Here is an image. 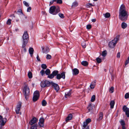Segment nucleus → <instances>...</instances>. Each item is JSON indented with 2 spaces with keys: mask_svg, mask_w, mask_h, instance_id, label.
Here are the masks:
<instances>
[{
  "mask_svg": "<svg viewBox=\"0 0 129 129\" xmlns=\"http://www.w3.org/2000/svg\"><path fill=\"white\" fill-rule=\"evenodd\" d=\"M93 22H95L96 21L95 19H92L91 20Z\"/></svg>",
  "mask_w": 129,
  "mask_h": 129,
  "instance_id": "nucleus-61",
  "label": "nucleus"
},
{
  "mask_svg": "<svg viewBox=\"0 0 129 129\" xmlns=\"http://www.w3.org/2000/svg\"><path fill=\"white\" fill-rule=\"evenodd\" d=\"M119 36H117L113 40L109 43V46L110 48H113L115 46L118 41L119 40Z\"/></svg>",
  "mask_w": 129,
  "mask_h": 129,
  "instance_id": "nucleus-4",
  "label": "nucleus"
},
{
  "mask_svg": "<svg viewBox=\"0 0 129 129\" xmlns=\"http://www.w3.org/2000/svg\"><path fill=\"white\" fill-rule=\"evenodd\" d=\"M129 62V56L128 57L125 63V66Z\"/></svg>",
  "mask_w": 129,
  "mask_h": 129,
  "instance_id": "nucleus-51",
  "label": "nucleus"
},
{
  "mask_svg": "<svg viewBox=\"0 0 129 129\" xmlns=\"http://www.w3.org/2000/svg\"><path fill=\"white\" fill-rule=\"evenodd\" d=\"M23 40V43H27L29 39L27 31L25 32L22 36Z\"/></svg>",
  "mask_w": 129,
  "mask_h": 129,
  "instance_id": "nucleus-5",
  "label": "nucleus"
},
{
  "mask_svg": "<svg viewBox=\"0 0 129 129\" xmlns=\"http://www.w3.org/2000/svg\"><path fill=\"white\" fill-rule=\"evenodd\" d=\"M54 2L53 1H52L50 2V5H52Z\"/></svg>",
  "mask_w": 129,
  "mask_h": 129,
  "instance_id": "nucleus-62",
  "label": "nucleus"
},
{
  "mask_svg": "<svg viewBox=\"0 0 129 129\" xmlns=\"http://www.w3.org/2000/svg\"><path fill=\"white\" fill-rule=\"evenodd\" d=\"M87 109L89 111H90L91 110H92V107L91 104H89L88 106L87 107Z\"/></svg>",
  "mask_w": 129,
  "mask_h": 129,
  "instance_id": "nucleus-28",
  "label": "nucleus"
},
{
  "mask_svg": "<svg viewBox=\"0 0 129 129\" xmlns=\"http://www.w3.org/2000/svg\"><path fill=\"white\" fill-rule=\"evenodd\" d=\"M31 10V7H29L27 9V12H30Z\"/></svg>",
  "mask_w": 129,
  "mask_h": 129,
  "instance_id": "nucleus-56",
  "label": "nucleus"
},
{
  "mask_svg": "<svg viewBox=\"0 0 129 129\" xmlns=\"http://www.w3.org/2000/svg\"><path fill=\"white\" fill-rule=\"evenodd\" d=\"M39 121L44 123V119L43 118H41L39 120Z\"/></svg>",
  "mask_w": 129,
  "mask_h": 129,
  "instance_id": "nucleus-58",
  "label": "nucleus"
},
{
  "mask_svg": "<svg viewBox=\"0 0 129 129\" xmlns=\"http://www.w3.org/2000/svg\"><path fill=\"white\" fill-rule=\"evenodd\" d=\"M58 71L57 70H55L54 71L52 72V73L54 75V76H57L58 74Z\"/></svg>",
  "mask_w": 129,
  "mask_h": 129,
  "instance_id": "nucleus-29",
  "label": "nucleus"
},
{
  "mask_svg": "<svg viewBox=\"0 0 129 129\" xmlns=\"http://www.w3.org/2000/svg\"><path fill=\"white\" fill-rule=\"evenodd\" d=\"M81 64L82 65L85 66H87L88 65V62L85 61H83L81 62Z\"/></svg>",
  "mask_w": 129,
  "mask_h": 129,
  "instance_id": "nucleus-18",
  "label": "nucleus"
},
{
  "mask_svg": "<svg viewBox=\"0 0 129 129\" xmlns=\"http://www.w3.org/2000/svg\"><path fill=\"white\" fill-rule=\"evenodd\" d=\"M96 60L97 62L98 63H101L102 61L101 59L99 57L97 58L96 59Z\"/></svg>",
  "mask_w": 129,
  "mask_h": 129,
  "instance_id": "nucleus-36",
  "label": "nucleus"
},
{
  "mask_svg": "<svg viewBox=\"0 0 129 129\" xmlns=\"http://www.w3.org/2000/svg\"><path fill=\"white\" fill-rule=\"evenodd\" d=\"M96 81L95 80H94L91 83L90 86V88L92 89H93L95 87L96 85Z\"/></svg>",
  "mask_w": 129,
  "mask_h": 129,
  "instance_id": "nucleus-16",
  "label": "nucleus"
},
{
  "mask_svg": "<svg viewBox=\"0 0 129 129\" xmlns=\"http://www.w3.org/2000/svg\"><path fill=\"white\" fill-rule=\"evenodd\" d=\"M6 109L7 111V112H8L9 110V109L8 108H6Z\"/></svg>",
  "mask_w": 129,
  "mask_h": 129,
  "instance_id": "nucleus-63",
  "label": "nucleus"
},
{
  "mask_svg": "<svg viewBox=\"0 0 129 129\" xmlns=\"http://www.w3.org/2000/svg\"><path fill=\"white\" fill-rule=\"evenodd\" d=\"M65 95L64 98H70L71 94V91L69 89H67L65 90Z\"/></svg>",
  "mask_w": 129,
  "mask_h": 129,
  "instance_id": "nucleus-9",
  "label": "nucleus"
},
{
  "mask_svg": "<svg viewBox=\"0 0 129 129\" xmlns=\"http://www.w3.org/2000/svg\"><path fill=\"white\" fill-rule=\"evenodd\" d=\"M120 122L122 126H123V125H125V123L124 121L122 120H121L120 121Z\"/></svg>",
  "mask_w": 129,
  "mask_h": 129,
  "instance_id": "nucleus-39",
  "label": "nucleus"
},
{
  "mask_svg": "<svg viewBox=\"0 0 129 129\" xmlns=\"http://www.w3.org/2000/svg\"><path fill=\"white\" fill-rule=\"evenodd\" d=\"M60 11V8L58 6L55 7V6H52L50 8L49 12L50 13L55 15L57 14Z\"/></svg>",
  "mask_w": 129,
  "mask_h": 129,
  "instance_id": "nucleus-3",
  "label": "nucleus"
},
{
  "mask_svg": "<svg viewBox=\"0 0 129 129\" xmlns=\"http://www.w3.org/2000/svg\"><path fill=\"white\" fill-rule=\"evenodd\" d=\"M41 67L43 69H46L47 67L46 65L45 64H42Z\"/></svg>",
  "mask_w": 129,
  "mask_h": 129,
  "instance_id": "nucleus-42",
  "label": "nucleus"
},
{
  "mask_svg": "<svg viewBox=\"0 0 129 129\" xmlns=\"http://www.w3.org/2000/svg\"><path fill=\"white\" fill-rule=\"evenodd\" d=\"M34 51V49L32 48H30L29 50V54L31 55V56H32Z\"/></svg>",
  "mask_w": 129,
  "mask_h": 129,
  "instance_id": "nucleus-20",
  "label": "nucleus"
},
{
  "mask_svg": "<svg viewBox=\"0 0 129 129\" xmlns=\"http://www.w3.org/2000/svg\"><path fill=\"white\" fill-rule=\"evenodd\" d=\"M39 97L34 96L33 97V100L34 102H35L37 101Z\"/></svg>",
  "mask_w": 129,
  "mask_h": 129,
  "instance_id": "nucleus-30",
  "label": "nucleus"
},
{
  "mask_svg": "<svg viewBox=\"0 0 129 129\" xmlns=\"http://www.w3.org/2000/svg\"><path fill=\"white\" fill-rule=\"evenodd\" d=\"M34 96L39 97V91L37 90H36L35 91L34 93Z\"/></svg>",
  "mask_w": 129,
  "mask_h": 129,
  "instance_id": "nucleus-21",
  "label": "nucleus"
},
{
  "mask_svg": "<svg viewBox=\"0 0 129 129\" xmlns=\"http://www.w3.org/2000/svg\"><path fill=\"white\" fill-rule=\"evenodd\" d=\"M91 26L90 24H88L86 26V28L88 29H90L91 28Z\"/></svg>",
  "mask_w": 129,
  "mask_h": 129,
  "instance_id": "nucleus-53",
  "label": "nucleus"
},
{
  "mask_svg": "<svg viewBox=\"0 0 129 129\" xmlns=\"http://www.w3.org/2000/svg\"><path fill=\"white\" fill-rule=\"evenodd\" d=\"M38 126L37 124H35L32 125L31 127V129H37Z\"/></svg>",
  "mask_w": 129,
  "mask_h": 129,
  "instance_id": "nucleus-25",
  "label": "nucleus"
},
{
  "mask_svg": "<svg viewBox=\"0 0 129 129\" xmlns=\"http://www.w3.org/2000/svg\"><path fill=\"white\" fill-rule=\"evenodd\" d=\"M6 120V118L3 119L2 117L0 115V122H1V125L3 126L5 124Z\"/></svg>",
  "mask_w": 129,
  "mask_h": 129,
  "instance_id": "nucleus-12",
  "label": "nucleus"
},
{
  "mask_svg": "<svg viewBox=\"0 0 129 129\" xmlns=\"http://www.w3.org/2000/svg\"><path fill=\"white\" fill-rule=\"evenodd\" d=\"M59 17L61 18H63L64 17L63 14L61 13H60L59 14Z\"/></svg>",
  "mask_w": 129,
  "mask_h": 129,
  "instance_id": "nucleus-49",
  "label": "nucleus"
},
{
  "mask_svg": "<svg viewBox=\"0 0 129 129\" xmlns=\"http://www.w3.org/2000/svg\"><path fill=\"white\" fill-rule=\"evenodd\" d=\"M51 58V56L49 54H48L46 57V58L47 59H50Z\"/></svg>",
  "mask_w": 129,
  "mask_h": 129,
  "instance_id": "nucleus-54",
  "label": "nucleus"
},
{
  "mask_svg": "<svg viewBox=\"0 0 129 129\" xmlns=\"http://www.w3.org/2000/svg\"><path fill=\"white\" fill-rule=\"evenodd\" d=\"M47 104V102L45 100H43L42 102V105L43 106H45Z\"/></svg>",
  "mask_w": 129,
  "mask_h": 129,
  "instance_id": "nucleus-37",
  "label": "nucleus"
},
{
  "mask_svg": "<svg viewBox=\"0 0 129 129\" xmlns=\"http://www.w3.org/2000/svg\"><path fill=\"white\" fill-rule=\"evenodd\" d=\"M21 107V103L20 102H18L16 109L15 111L17 114L19 113L20 109Z\"/></svg>",
  "mask_w": 129,
  "mask_h": 129,
  "instance_id": "nucleus-10",
  "label": "nucleus"
},
{
  "mask_svg": "<svg viewBox=\"0 0 129 129\" xmlns=\"http://www.w3.org/2000/svg\"><path fill=\"white\" fill-rule=\"evenodd\" d=\"M51 84L52 85V87H53L57 92L59 90V86L57 84L54 83L52 82L51 83Z\"/></svg>",
  "mask_w": 129,
  "mask_h": 129,
  "instance_id": "nucleus-11",
  "label": "nucleus"
},
{
  "mask_svg": "<svg viewBox=\"0 0 129 129\" xmlns=\"http://www.w3.org/2000/svg\"><path fill=\"white\" fill-rule=\"evenodd\" d=\"M11 20L9 19H8L7 22V24L8 25H10L11 24Z\"/></svg>",
  "mask_w": 129,
  "mask_h": 129,
  "instance_id": "nucleus-44",
  "label": "nucleus"
},
{
  "mask_svg": "<svg viewBox=\"0 0 129 129\" xmlns=\"http://www.w3.org/2000/svg\"><path fill=\"white\" fill-rule=\"evenodd\" d=\"M17 13L19 14H23L22 11L21 9H19L17 11Z\"/></svg>",
  "mask_w": 129,
  "mask_h": 129,
  "instance_id": "nucleus-41",
  "label": "nucleus"
},
{
  "mask_svg": "<svg viewBox=\"0 0 129 129\" xmlns=\"http://www.w3.org/2000/svg\"><path fill=\"white\" fill-rule=\"evenodd\" d=\"M27 44V43H25L24 44V43H23L22 44V48L23 49V50L25 52L26 51V49L25 47Z\"/></svg>",
  "mask_w": 129,
  "mask_h": 129,
  "instance_id": "nucleus-27",
  "label": "nucleus"
},
{
  "mask_svg": "<svg viewBox=\"0 0 129 129\" xmlns=\"http://www.w3.org/2000/svg\"><path fill=\"white\" fill-rule=\"evenodd\" d=\"M57 3L58 4H61L62 3V1L61 0H57Z\"/></svg>",
  "mask_w": 129,
  "mask_h": 129,
  "instance_id": "nucleus-55",
  "label": "nucleus"
},
{
  "mask_svg": "<svg viewBox=\"0 0 129 129\" xmlns=\"http://www.w3.org/2000/svg\"><path fill=\"white\" fill-rule=\"evenodd\" d=\"M50 70L48 69H47L46 70L45 72V73L46 74L48 75H49L50 73Z\"/></svg>",
  "mask_w": 129,
  "mask_h": 129,
  "instance_id": "nucleus-34",
  "label": "nucleus"
},
{
  "mask_svg": "<svg viewBox=\"0 0 129 129\" xmlns=\"http://www.w3.org/2000/svg\"><path fill=\"white\" fill-rule=\"evenodd\" d=\"M37 119L35 117H33L29 122V124L31 125H32L37 122Z\"/></svg>",
  "mask_w": 129,
  "mask_h": 129,
  "instance_id": "nucleus-13",
  "label": "nucleus"
},
{
  "mask_svg": "<svg viewBox=\"0 0 129 129\" xmlns=\"http://www.w3.org/2000/svg\"><path fill=\"white\" fill-rule=\"evenodd\" d=\"M88 124L85 121L83 123V129H84V128H86L88 125Z\"/></svg>",
  "mask_w": 129,
  "mask_h": 129,
  "instance_id": "nucleus-31",
  "label": "nucleus"
},
{
  "mask_svg": "<svg viewBox=\"0 0 129 129\" xmlns=\"http://www.w3.org/2000/svg\"><path fill=\"white\" fill-rule=\"evenodd\" d=\"M121 25L123 29L125 28L127 26L126 24L124 22L122 23Z\"/></svg>",
  "mask_w": 129,
  "mask_h": 129,
  "instance_id": "nucleus-22",
  "label": "nucleus"
},
{
  "mask_svg": "<svg viewBox=\"0 0 129 129\" xmlns=\"http://www.w3.org/2000/svg\"><path fill=\"white\" fill-rule=\"evenodd\" d=\"M129 98V93H126L125 95V99H127Z\"/></svg>",
  "mask_w": 129,
  "mask_h": 129,
  "instance_id": "nucleus-48",
  "label": "nucleus"
},
{
  "mask_svg": "<svg viewBox=\"0 0 129 129\" xmlns=\"http://www.w3.org/2000/svg\"><path fill=\"white\" fill-rule=\"evenodd\" d=\"M123 111L125 112V114L127 117H129V108L125 106H124L123 107Z\"/></svg>",
  "mask_w": 129,
  "mask_h": 129,
  "instance_id": "nucleus-8",
  "label": "nucleus"
},
{
  "mask_svg": "<svg viewBox=\"0 0 129 129\" xmlns=\"http://www.w3.org/2000/svg\"><path fill=\"white\" fill-rule=\"evenodd\" d=\"M38 124L40 127H43L44 126V123L42 122L39 121Z\"/></svg>",
  "mask_w": 129,
  "mask_h": 129,
  "instance_id": "nucleus-46",
  "label": "nucleus"
},
{
  "mask_svg": "<svg viewBox=\"0 0 129 129\" xmlns=\"http://www.w3.org/2000/svg\"><path fill=\"white\" fill-rule=\"evenodd\" d=\"M114 104L115 102L114 101H111L110 103V105L111 108L112 109L113 108Z\"/></svg>",
  "mask_w": 129,
  "mask_h": 129,
  "instance_id": "nucleus-23",
  "label": "nucleus"
},
{
  "mask_svg": "<svg viewBox=\"0 0 129 129\" xmlns=\"http://www.w3.org/2000/svg\"><path fill=\"white\" fill-rule=\"evenodd\" d=\"M114 90V87H111L109 89V92L111 93H112Z\"/></svg>",
  "mask_w": 129,
  "mask_h": 129,
  "instance_id": "nucleus-40",
  "label": "nucleus"
},
{
  "mask_svg": "<svg viewBox=\"0 0 129 129\" xmlns=\"http://www.w3.org/2000/svg\"><path fill=\"white\" fill-rule=\"evenodd\" d=\"M37 58L38 61H40V59L39 58V56L38 55H37Z\"/></svg>",
  "mask_w": 129,
  "mask_h": 129,
  "instance_id": "nucleus-60",
  "label": "nucleus"
},
{
  "mask_svg": "<svg viewBox=\"0 0 129 129\" xmlns=\"http://www.w3.org/2000/svg\"><path fill=\"white\" fill-rule=\"evenodd\" d=\"M24 86L23 90V93L25 97V98L27 100L29 97L30 90L29 87L27 85L26 82L24 83Z\"/></svg>",
  "mask_w": 129,
  "mask_h": 129,
  "instance_id": "nucleus-2",
  "label": "nucleus"
},
{
  "mask_svg": "<svg viewBox=\"0 0 129 129\" xmlns=\"http://www.w3.org/2000/svg\"><path fill=\"white\" fill-rule=\"evenodd\" d=\"M104 17L106 18H109L110 16V14L109 13L107 12L105 14H103Z\"/></svg>",
  "mask_w": 129,
  "mask_h": 129,
  "instance_id": "nucleus-26",
  "label": "nucleus"
},
{
  "mask_svg": "<svg viewBox=\"0 0 129 129\" xmlns=\"http://www.w3.org/2000/svg\"><path fill=\"white\" fill-rule=\"evenodd\" d=\"M49 48L47 46L45 48H42L43 52L45 53L48 52L49 51Z\"/></svg>",
  "mask_w": 129,
  "mask_h": 129,
  "instance_id": "nucleus-15",
  "label": "nucleus"
},
{
  "mask_svg": "<svg viewBox=\"0 0 129 129\" xmlns=\"http://www.w3.org/2000/svg\"><path fill=\"white\" fill-rule=\"evenodd\" d=\"M23 3L24 5L27 7H28L29 6V4L26 1H23Z\"/></svg>",
  "mask_w": 129,
  "mask_h": 129,
  "instance_id": "nucleus-45",
  "label": "nucleus"
},
{
  "mask_svg": "<svg viewBox=\"0 0 129 129\" xmlns=\"http://www.w3.org/2000/svg\"><path fill=\"white\" fill-rule=\"evenodd\" d=\"M28 76L29 78H31L32 77V75L31 72H29L28 74Z\"/></svg>",
  "mask_w": 129,
  "mask_h": 129,
  "instance_id": "nucleus-32",
  "label": "nucleus"
},
{
  "mask_svg": "<svg viewBox=\"0 0 129 129\" xmlns=\"http://www.w3.org/2000/svg\"><path fill=\"white\" fill-rule=\"evenodd\" d=\"M65 72H63L61 74H58L57 75L56 78L58 80L60 79L61 78L64 79L65 77Z\"/></svg>",
  "mask_w": 129,
  "mask_h": 129,
  "instance_id": "nucleus-7",
  "label": "nucleus"
},
{
  "mask_svg": "<svg viewBox=\"0 0 129 129\" xmlns=\"http://www.w3.org/2000/svg\"><path fill=\"white\" fill-rule=\"evenodd\" d=\"M119 18L123 21H125L127 19L128 14L125 9V6L122 5L120 8L119 12Z\"/></svg>",
  "mask_w": 129,
  "mask_h": 129,
  "instance_id": "nucleus-1",
  "label": "nucleus"
},
{
  "mask_svg": "<svg viewBox=\"0 0 129 129\" xmlns=\"http://www.w3.org/2000/svg\"><path fill=\"white\" fill-rule=\"evenodd\" d=\"M103 113L102 112H101L99 116V118L98 119V121H100L101 120H102L103 118Z\"/></svg>",
  "mask_w": 129,
  "mask_h": 129,
  "instance_id": "nucleus-19",
  "label": "nucleus"
},
{
  "mask_svg": "<svg viewBox=\"0 0 129 129\" xmlns=\"http://www.w3.org/2000/svg\"><path fill=\"white\" fill-rule=\"evenodd\" d=\"M82 46L83 48H85L86 47V43L85 42H84L82 43Z\"/></svg>",
  "mask_w": 129,
  "mask_h": 129,
  "instance_id": "nucleus-43",
  "label": "nucleus"
},
{
  "mask_svg": "<svg viewBox=\"0 0 129 129\" xmlns=\"http://www.w3.org/2000/svg\"><path fill=\"white\" fill-rule=\"evenodd\" d=\"M94 6V5H93L91 3L87 4L86 5V6L87 8H89L91 6Z\"/></svg>",
  "mask_w": 129,
  "mask_h": 129,
  "instance_id": "nucleus-38",
  "label": "nucleus"
},
{
  "mask_svg": "<svg viewBox=\"0 0 129 129\" xmlns=\"http://www.w3.org/2000/svg\"><path fill=\"white\" fill-rule=\"evenodd\" d=\"M54 76L52 73V74H50V75H48V77L52 79L53 78Z\"/></svg>",
  "mask_w": 129,
  "mask_h": 129,
  "instance_id": "nucleus-47",
  "label": "nucleus"
},
{
  "mask_svg": "<svg viewBox=\"0 0 129 129\" xmlns=\"http://www.w3.org/2000/svg\"><path fill=\"white\" fill-rule=\"evenodd\" d=\"M78 5V3L76 1L72 3V7H75L77 6Z\"/></svg>",
  "mask_w": 129,
  "mask_h": 129,
  "instance_id": "nucleus-24",
  "label": "nucleus"
},
{
  "mask_svg": "<svg viewBox=\"0 0 129 129\" xmlns=\"http://www.w3.org/2000/svg\"><path fill=\"white\" fill-rule=\"evenodd\" d=\"M72 115L71 114H69L66 119V122H67L68 121L71 120L72 118Z\"/></svg>",
  "mask_w": 129,
  "mask_h": 129,
  "instance_id": "nucleus-14",
  "label": "nucleus"
},
{
  "mask_svg": "<svg viewBox=\"0 0 129 129\" xmlns=\"http://www.w3.org/2000/svg\"><path fill=\"white\" fill-rule=\"evenodd\" d=\"M122 129H125V125L122 126Z\"/></svg>",
  "mask_w": 129,
  "mask_h": 129,
  "instance_id": "nucleus-64",
  "label": "nucleus"
},
{
  "mask_svg": "<svg viewBox=\"0 0 129 129\" xmlns=\"http://www.w3.org/2000/svg\"><path fill=\"white\" fill-rule=\"evenodd\" d=\"M107 54V51L106 50H104L102 52V55L103 56H106Z\"/></svg>",
  "mask_w": 129,
  "mask_h": 129,
  "instance_id": "nucleus-33",
  "label": "nucleus"
},
{
  "mask_svg": "<svg viewBox=\"0 0 129 129\" xmlns=\"http://www.w3.org/2000/svg\"><path fill=\"white\" fill-rule=\"evenodd\" d=\"M111 75V79L112 80H113L114 79V75L113 74H112L111 73H110Z\"/></svg>",
  "mask_w": 129,
  "mask_h": 129,
  "instance_id": "nucleus-57",
  "label": "nucleus"
},
{
  "mask_svg": "<svg viewBox=\"0 0 129 129\" xmlns=\"http://www.w3.org/2000/svg\"><path fill=\"white\" fill-rule=\"evenodd\" d=\"M120 57V53L119 52H118L117 54V57L119 58Z\"/></svg>",
  "mask_w": 129,
  "mask_h": 129,
  "instance_id": "nucleus-59",
  "label": "nucleus"
},
{
  "mask_svg": "<svg viewBox=\"0 0 129 129\" xmlns=\"http://www.w3.org/2000/svg\"><path fill=\"white\" fill-rule=\"evenodd\" d=\"M73 74L74 75H77L79 73V71L77 69L75 68L73 69Z\"/></svg>",
  "mask_w": 129,
  "mask_h": 129,
  "instance_id": "nucleus-17",
  "label": "nucleus"
},
{
  "mask_svg": "<svg viewBox=\"0 0 129 129\" xmlns=\"http://www.w3.org/2000/svg\"><path fill=\"white\" fill-rule=\"evenodd\" d=\"M40 73L41 74L42 76H43L45 74V71L44 70H42L40 72Z\"/></svg>",
  "mask_w": 129,
  "mask_h": 129,
  "instance_id": "nucleus-50",
  "label": "nucleus"
},
{
  "mask_svg": "<svg viewBox=\"0 0 129 129\" xmlns=\"http://www.w3.org/2000/svg\"><path fill=\"white\" fill-rule=\"evenodd\" d=\"M51 84V82L47 80L43 81L41 82V86L42 87L49 86Z\"/></svg>",
  "mask_w": 129,
  "mask_h": 129,
  "instance_id": "nucleus-6",
  "label": "nucleus"
},
{
  "mask_svg": "<svg viewBox=\"0 0 129 129\" xmlns=\"http://www.w3.org/2000/svg\"><path fill=\"white\" fill-rule=\"evenodd\" d=\"M91 121V120L90 118H88L86 120L85 122L87 123L88 124Z\"/></svg>",
  "mask_w": 129,
  "mask_h": 129,
  "instance_id": "nucleus-52",
  "label": "nucleus"
},
{
  "mask_svg": "<svg viewBox=\"0 0 129 129\" xmlns=\"http://www.w3.org/2000/svg\"><path fill=\"white\" fill-rule=\"evenodd\" d=\"M95 95H93L91 97V101L93 102L95 100Z\"/></svg>",
  "mask_w": 129,
  "mask_h": 129,
  "instance_id": "nucleus-35",
  "label": "nucleus"
}]
</instances>
